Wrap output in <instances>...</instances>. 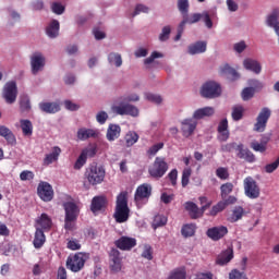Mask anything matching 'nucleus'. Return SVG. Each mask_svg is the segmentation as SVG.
<instances>
[{
	"instance_id": "f257e3e1",
	"label": "nucleus",
	"mask_w": 279,
	"mask_h": 279,
	"mask_svg": "<svg viewBox=\"0 0 279 279\" xmlns=\"http://www.w3.org/2000/svg\"><path fill=\"white\" fill-rule=\"evenodd\" d=\"M113 219L117 223H125L130 219V206L128 205V192H120L116 199Z\"/></svg>"
},
{
	"instance_id": "f03ea898",
	"label": "nucleus",
	"mask_w": 279,
	"mask_h": 279,
	"mask_svg": "<svg viewBox=\"0 0 279 279\" xmlns=\"http://www.w3.org/2000/svg\"><path fill=\"white\" fill-rule=\"evenodd\" d=\"M85 179L92 186H97V184H101L106 179V170L97 166V163H92L86 168Z\"/></svg>"
},
{
	"instance_id": "7ed1b4c3",
	"label": "nucleus",
	"mask_w": 279,
	"mask_h": 279,
	"mask_svg": "<svg viewBox=\"0 0 279 279\" xmlns=\"http://www.w3.org/2000/svg\"><path fill=\"white\" fill-rule=\"evenodd\" d=\"M87 260L88 254L78 252L68 257L66 267L70 271L77 274V271H82L84 269V265H86Z\"/></svg>"
},
{
	"instance_id": "20e7f679",
	"label": "nucleus",
	"mask_w": 279,
	"mask_h": 279,
	"mask_svg": "<svg viewBox=\"0 0 279 279\" xmlns=\"http://www.w3.org/2000/svg\"><path fill=\"white\" fill-rule=\"evenodd\" d=\"M169 171V163L165 160V157H156L153 165L148 168V173L151 178L160 180Z\"/></svg>"
},
{
	"instance_id": "39448f33",
	"label": "nucleus",
	"mask_w": 279,
	"mask_h": 279,
	"mask_svg": "<svg viewBox=\"0 0 279 279\" xmlns=\"http://www.w3.org/2000/svg\"><path fill=\"white\" fill-rule=\"evenodd\" d=\"M149 197H151V185L147 183L138 185L134 195V202L137 208L144 207L149 202Z\"/></svg>"
},
{
	"instance_id": "423d86ee",
	"label": "nucleus",
	"mask_w": 279,
	"mask_h": 279,
	"mask_svg": "<svg viewBox=\"0 0 279 279\" xmlns=\"http://www.w3.org/2000/svg\"><path fill=\"white\" fill-rule=\"evenodd\" d=\"M202 97L206 99H215L221 95V85L216 82H206L201 89Z\"/></svg>"
},
{
	"instance_id": "0eeeda50",
	"label": "nucleus",
	"mask_w": 279,
	"mask_h": 279,
	"mask_svg": "<svg viewBox=\"0 0 279 279\" xmlns=\"http://www.w3.org/2000/svg\"><path fill=\"white\" fill-rule=\"evenodd\" d=\"M244 193L250 199H258L260 197V187L254 178L246 177L244 179Z\"/></svg>"
},
{
	"instance_id": "6e6552de",
	"label": "nucleus",
	"mask_w": 279,
	"mask_h": 279,
	"mask_svg": "<svg viewBox=\"0 0 279 279\" xmlns=\"http://www.w3.org/2000/svg\"><path fill=\"white\" fill-rule=\"evenodd\" d=\"M111 111L113 114H119L120 117L129 116V117H138V108L134 105H130L126 102H121L120 105H113L111 107Z\"/></svg>"
},
{
	"instance_id": "1a4fd4ad",
	"label": "nucleus",
	"mask_w": 279,
	"mask_h": 279,
	"mask_svg": "<svg viewBox=\"0 0 279 279\" xmlns=\"http://www.w3.org/2000/svg\"><path fill=\"white\" fill-rule=\"evenodd\" d=\"M2 97L5 104L12 105L16 102V97H19V87L16 86V82L11 81L4 85Z\"/></svg>"
},
{
	"instance_id": "9d476101",
	"label": "nucleus",
	"mask_w": 279,
	"mask_h": 279,
	"mask_svg": "<svg viewBox=\"0 0 279 279\" xmlns=\"http://www.w3.org/2000/svg\"><path fill=\"white\" fill-rule=\"evenodd\" d=\"M271 118V109L264 107L256 118V123L254 124V132H265L267 130V123Z\"/></svg>"
},
{
	"instance_id": "9b49d317",
	"label": "nucleus",
	"mask_w": 279,
	"mask_h": 279,
	"mask_svg": "<svg viewBox=\"0 0 279 279\" xmlns=\"http://www.w3.org/2000/svg\"><path fill=\"white\" fill-rule=\"evenodd\" d=\"M37 195L43 202H51L53 199V187L48 182L41 181L37 186Z\"/></svg>"
},
{
	"instance_id": "f8f14e48",
	"label": "nucleus",
	"mask_w": 279,
	"mask_h": 279,
	"mask_svg": "<svg viewBox=\"0 0 279 279\" xmlns=\"http://www.w3.org/2000/svg\"><path fill=\"white\" fill-rule=\"evenodd\" d=\"M228 234V227L226 226H217V227H211L207 229L206 231V236L210 239L211 241H221L223 236Z\"/></svg>"
},
{
	"instance_id": "ddd939ff",
	"label": "nucleus",
	"mask_w": 279,
	"mask_h": 279,
	"mask_svg": "<svg viewBox=\"0 0 279 279\" xmlns=\"http://www.w3.org/2000/svg\"><path fill=\"white\" fill-rule=\"evenodd\" d=\"M31 66L33 75H37L39 71L45 69V56L40 52H35L31 58Z\"/></svg>"
},
{
	"instance_id": "4468645a",
	"label": "nucleus",
	"mask_w": 279,
	"mask_h": 279,
	"mask_svg": "<svg viewBox=\"0 0 279 279\" xmlns=\"http://www.w3.org/2000/svg\"><path fill=\"white\" fill-rule=\"evenodd\" d=\"M116 247L118 250H122V252H130L133 247H136V239L130 236H121L114 242Z\"/></svg>"
},
{
	"instance_id": "2eb2a0df",
	"label": "nucleus",
	"mask_w": 279,
	"mask_h": 279,
	"mask_svg": "<svg viewBox=\"0 0 279 279\" xmlns=\"http://www.w3.org/2000/svg\"><path fill=\"white\" fill-rule=\"evenodd\" d=\"M63 208L65 211V219L77 221V217H80V207L73 202L63 203Z\"/></svg>"
},
{
	"instance_id": "dca6fc26",
	"label": "nucleus",
	"mask_w": 279,
	"mask_h": 279,
	"mask_svg": "<svg viewBox=\"0 0 279 279\" xmlns=\"http://www.w3.org/2000/svg\"><path fill=\"white\" fill-rule=\"evenodd\" d=\"M51 226H53V222L47 214H41L35 221L36 230L39 228V230H43L44 232H49V230H51Z\"/></svg>"
},
{
	"instance_id": "f3484780",
	"label": "nucleus",
	"mask_w": 279,
	"mask_h": 279,
	"mask_svg": "<svg viewBox=\"0 0 279 279\" xmlns=\"http://www.w3.org/2000/svg\"><path fill=\"white\" fill-rule=\"evenodd\" d=\"M196 128H197V122H195L193 119H185L181 122V131L183 136H185V138H189V136H192Z\"/></svg>"
},
{
	"instance_id": "a211bd4d",
	"label": "nucleus",
	"mask_w": 279,
	"mask_h": 279,
	"mask_svg": "<svg viewBox=\"0 0 279 279\" xmlns=\"http://www.w3.org/2000/svg\"><path fill=\"white\" fill-rule=\"evenodd\" d=\"M62 154V149L59 146H54L51 149L50 154H46L43 165L44 167H49V165H53V162H58L60 155Z\"/></svg>"
},
{
	"instance_id": "6ab92c4d",
	"label": "nucleus",
	"mask_w": 279,
	"mask_h": 279,
	"mask_svg": "<svg viewBox=\"0 0 279 279\" xmlns=\"http://www.w3.org/2000/svg\"><path fill=\"white\" fill-rule=\"evenodd\" d=\"M108 206V198L104 195L95 196L92 199L90 210L92 213H99V210L106 209Z\"/></svg>"
},
{
	"instance_id": "aec40b11",
	"label": "nucleus",
	"mask_w": 279,
	"mask_h": 279,
	"mask_svg": "<svg viewBox=\"0 0 279 279\" xmlns=\"http://www.w3.org/2000/svg\"><path fill=\"white\" fill-rule=\"evenodd\" d=\"M238 158L245 162H256V156L248 148H244L243 144L238 145Z\"/></svg>"
},
{
	"instance_id": "412c9836",
	"label": "nucleus",
	"mask_w": 279,
	"mask_h": 279,
	"mask_svg": "<svg viewBox=\"0 0 279 279\" xmlns=\"http://www.w3.org/2000/svg\"><path fill=\"white\" fill-rule=\"evenodd\" d=\"M218 141L226 143L230 138V131L228 130V119H222L218 124Z\"/></svg>"
},
{
	"instance_id": "4be33fe9",
	"label": "nucleus",
	"mask_w": 279,
	"mask_h": 279,
	"mask_svg": "<svg viewBox=\"0 0 279 279\" xmlns=\"http://www.w3.org/2000/svg\"><path fill=\"white\" fill-rule=\"evenodd\" d=\"M232 258H234V250H232V247H228L226 251H222L221 254L218 255L216 264L223 267V265H228Z\"/></svg>"
},
{
	"instance_id": "5701e85b",
	"label": "nucleus",
	"mask_w": 279,
	"mask_h": 279,
	"mask_svg": "<svg viewBox=\"0 0 279 279\" xmlns=\"http://www.w3.org/2000/svg\"><path fill=\"white\" fill-rule=\"evenodd\" d=\"M76 136L78 141H88V138H97L99 133L94 129L82 128L78 129Z\"/></svg>"
},
{
	"instance_id": "b1692460",
	"label": "nucleus",
	"mask_w": 279,
	"mask_h": 279,
	"mask_svg": "<svg viewBox=\"0 0 279 279\" xmlns=\"http://www.w3.org/2000/svg\"><path fill=\"white\" fill-rule=\"evenodd\" d=\"M243 66L246 69V71H252L256 75H259L260 71H263L260 62L254 59H244Z\"/></svg>"
},
{
	"instance_id": "393cba45",
	"label": "nucleus",
	"mask_w": 279,
	"mask_h": 279,
	"mask_svg": "<svg viewBox=\"0 0 279 279\" xmlns=\"http://www.w3.org/2000/svg\"><path fill=\"white\" fill-rule=\"evenodd\" d=\"M46 242L47 236L45 235V231L40 228H37L33 240V245L35 250H40V247H43V245H45Z\"/></svg>"
},
{
	"instance_id": "a878e982",
	"label": "nucleus",
	"mask_w": 279,
	"mask_h": 279,
	"mask_svg": "<svg viewBox=\"0 0 279 279\" xmlns=\"http://www.w3.org/2000/svg\"><path fill=\"white\" fill-rule=\"evenodd\" d=\"M184 208L189 213L191 219L202 218V211L199 210V207L197 206V204L189 201L184 204Z\"/></svg>"
},
{
	"instance_id": "bb28decb",
	"label": "nucleus",
	"mask_w": 279,
	"mask_h": 279,
	"mask_svg": "<svg viewBox=\"0 0 279 279\" xmlns=\"http://www.w3.org/2000/svg\"><path fill=\"white\" fill-rule=\"evenodd\" d=\"M39 110H41V112H46V114H56V112H60V104L40 102Z\"/></svg>"
},
{
	"instance_id": "cd10ccee",
	"label": "nucleus",
	"mask_w": 279,
	"mask_h": 279,
	"mask_svg": "<svg viewBox=\"0 0 279 279\" xmlns=\"http://www.w3.org/2000/svg\"><path fill=\"white\" fill-rule=\"evenodd\" d=\"M0 136L5 138L9 145H16V136H14V133L8 126L0 125Z\"/></svg>"
},
{
	"instance_id": "c85d7f7f",
	"label": "nucleus",
	"mask_w": 279,
	"mask_h": 279,
	"mask_svg": "<svg viewBox=\"0 0 279 279\" xmlns=\"http://www.w3.org/2000/svg\"><path fill=\"white\" fill-rule=\"evenodd\" d=\"M121 136V126L119 124H109L107 129V141H117Z\"/></svg>"
},
{
	"instance_id": "c756f323",
	"label": "nucleus",
	"mask_w": 279,
	"mask_h": 279,
	"mask_svg": "<svg viewBox=\"0 0 279 279\" xmlns=\"http://www.w3.org/2000/svg\"><path fill=\"white\" fill-rule=\"evenodd\" d=\"M46 34L49 38H58V34H60V22L52 20L46 28Z\"/></svg>"
},
{
	"instance_id": "7c9ffc66",
	"label": "nucleus",
	"mask_w": 279,
	"mask_h": 279,
	"mask_svg": "<svg viewBox=\"0 0 279 279\" xmlns=\"http://www.w3.org/2000/svg\"><path fill=\"white\" fill-rule=\"evenodd\" d=\"M213 114H215V108L205 107L194 111L193 119H196L197 121H199V119H204V117H213Z\"/></svg>"
},
{
	"instance_id": "2f4dec72",
	"label": "nucleus",
	"mask_w": 279,
	"mask_h": 279,
	"mask_svg": "<svg viewBox=\"0 0 279 279\" xmlns=\"http://www.w3.org/2000/svg\"><path fill=\"white\" fill-rule=\"evenodd\" d=\"M207 44L206 41H196L189 46V53L195 56L197 53H205Z\"/></svg>"
},
{
	"instance_id": "473e14b6",
	"label": "nucleus",
	"mask_w": 279,
	"mask_h": 279,
	"mask_svg": "<svg viewBox=\"0 0 279 279\" xmlns=\"http://www.w3.org/2000/svg\"><path fill=\"white\" fill-rule=\"evenodd\" d=\"M20 128L23 136H32V134H34V124H32L31 120H20Z\"/></svg>"
},
{
	"instance_id": "72a5a7b5",
	"label": "nucleus",
	"mask_w": 279,
	"mask_h": 279,
	"mask_svg": "<svg viewBox=\"0 0 279 279\" xmlns=\"http://www.w3.org/2000/svg\"><path fill=\"white\" fill-rule=\"evenodd\" d=\"M219 73L220 75H229L231 80H239V72L228 63L220 66Z\"/></svg>"
},
{
	"instance_id": "f704fd0d",
	"label": "nucleus",
	"mask_w": 279,
	"mask_h": 279,
	"mask_svg": "<svg viewBox=\"0 0 279 279\" xmlns=\"http://www.w3.org/2000/svg\"><path fill=\"white\" fill-rule=\"evenodd\" d=\"M244 114L245 108L242 105H234L231 108V119H233V121H241Z\"/></svg>"
},
{
	"instance_id": "c9c22d12",
	"label": "nucleus",
	"mask_w": 279,
	"mask_h": 279,
	"mask_svg": "<svg viewBox=\"0 0 279 279\" xmlns=\"http://www.w3.org/2000/svg\"><path fill=\"white\" fill-rule=\"evenodd\" d=\"M204 17V14L201 13H194L191 16H189V13L186 15H183V21L181 22V24L183 26L186 25V23H189L190 25H193L195 23H199V21H202V19Z\"/></svg>"
},
{
	"instance_id": "e433bc0d",
	"label": "nucleus",
	"mask_w": 279,
	"mask_h": 279,
	"mask_svg": "<svg viewBox=\"0 0 279 279\" xmlns=\"http://www.w3.org/2000/svg\"><path fill=\"white\" fill-rule=\"evenodd\" d=\"M20 109L21 112H29V110H32V101L29 100V96L25 94L20 96Z\"/></svg>"
},
{
	"instance_id": "4c0bfd02",
	"label": "nucleus",
	"mask_w": 279,
	"mask_h": 279,
	"mask_svg": "<svg viewBox=\"0 0 279 279\" xmlns=\"http://www.w3.org/2000/svg\"><path fill=\"white\" fill-rule=\"evenodd\" d=\"M243 215H245V209H243V207L241 206H236L232 210L229 221H231V223H236V221H240V219H243Z\"/></svg>"
},
{
	"instance_id": "58836bf2",
	"label": "nucleus",
	"mask_w": 279,
	"mask_h": 279,
	"mask_svg": "<svg viewBox=\"0 0 279 279\" xmlns=\"http://www.w3.org/2000/svg\"><path fill=\"white\" fill-rule=\"evenodd\" d=\"M138 138H140L138 133L134 131H130L124 136L125 146L132 147L133 145H136V143H138Z\"/></svg>"
},
{
	"instance_id": "ea45409f",
	"label": "nucleus",
	"mask_w": 279,
	"mask_h": 279,
	"mask_svg": "<svg viewBox=\"0 0 279 279\" xmlns=\"http://www.w3.org/2000/svg\"><path fill=\"white\" fill-rule=\"evenodd\" d=\"M195 230H197V227L194 223L183 225L181 234L184 239H189V236H195Z\"/></svg>"
},
{
	"instance_id": "a19ab883",
	"label": "nucleus",
	"mask_w": 279,
	"mask_h": 279,
	"mask_svg": "<svg viewBox=\"0 0 279 279\" xmlns=\"http://www.w3.org/2000/svg\"><path fill=\"white\" fill-rule=\"evenodd\" d=\"M167 279H186V268L180 267L171 270Z\"/></svg>"
},
{
	"instance_id": "79ce46f5",
	"label": "nucleus",
	"mask_w": 279,
	"mask_h": 279,
	"mask_svg": "<svg viewBox=\"0 0 279 279\" xmlns=\"http://www.w3.org/2000/svg\"><path fill=\"white\" fill-rule=\"evenodd\" d=\"M108 62L114 64V66L119 68L123 64V59L120 53L110 52L108 56Z\"/></svg>"
},
{
	"instance_id": "37998d69",
	"label": "nucleus",
	"mask_w": 279,
	"mask_h": 279,
	"mask_svg": "<svg viewBox=\"0 0 279 279\" xmlns=\"http://www.w3.org/2000/svg\"><path fill=\"white\" fill-rule=\"evenodd\" d=\"M232 191H234V184H232L231 182H227V183L222 184L220 186V195H221L222 199H226V197H228V195H230V193H232Z\"/></svg>"
},
{
	"instance_id": "c03bdc74",
	"label": "nucleus",
	"mask_w": 279,
	"mask_h": 279,
	"mask_svg": "<svg viewBox=\"0 0 279 279\" xmlns=\"http://www.w3.org/2000/svg\"><path fill=\"white\" fill-rule=\"evenodd\" d=\"M193 173V170L191 168H185L182 172V178H181V184L183 189H186L189 186V182L191 180V175Z\"/></svg>"
},
{
	"instance_id": "a18cd8bd",
	"label": "nucleus",
	"mask_w": 279,
	"mask_h": 279,
	"mask_svg": "<svg viewBox=\"0 0 279 279\" xmlns=\"http://www.w3.org/2000/svg\"><path fill=\"white\" fill-rule=\"evenodd\" d=\"M223 210H226V203L220 201L211 207L209 215L210 217H217V215H219V213H223Z\"/></svg>"
},
{
	"instance_id": "49530a36",
	"label": "nucleus",
	"mask_w": 279,
	"mask_h": 279,
	"mask_svg": "<svg viewBox=\"0 0 279 279\" xmlns=\"http://www.w3.org/2000/svg\"><path fill=\"white\" fill-rule=\"evenodd\" d=\"M255 93L254 87H245L241 93V97L243 101H250V99L254 97Z\"/></svg>"
},
{
	"instance_id": "de8ad7c7",
	"label": "nucleus",
	"mask_w": 279,
	"mask_h": 279,
	"mask_svg": "<svg viewBox=\"0 0 279 279\" xmlns=\"http://www.w3.org/2000/svg\"><path fill=\"white\" fill-rule=\"evenodd\" d=\"M178 8H179V12H181V14H183V16H186L189 14V0H178Z\"/></svg>"
},
{
	"instance_id": "09e8293b",
	"label": "nucleus",
	"mask_w": 279,
	"mask_h": 279,
	"mask_svg": "<svg viewBox=\"0 0 279 279\" xmlns=\"http://www.w3.org/2000/svg\"><path fill=\"white\" fill-rule=\"evenodd\" d=\"M87 159L95 158L97 156V146H88L82 150V153Z\"/></svg>"
},
{
	"instance_id": "8fccbe9b",
	"label": "nucleus",
	"mask_w": 279,
	"mask_h": 279,
	"mask_svg": "<svg viewBox=\"0 0 279 279\" xmlns=\"http://www.w3.org/2000/svg\"><path fill=\"white\" fill-rule=\"evenodd\" d=\"M34 178H36V175L34 174V171H32V170H23L20 173V180L22 182L32 181V180H34Z\"/></svg>"
},
{
	"instance_id": "3c124183",
	"label": "nucleus",
	"mask_w": 279,
	"mask_h": 279,
	"mask_svg": "<svg viewBox=\"0 0 279 279\" xmlns=\"http://www.w3.org/2000/svg\"><path fill=\"white\" fill-rule=\"evenodd\" d=\"M229 279H247V275L239 269H232L229 272Z\"/></svg>"
},
{
	"instance_id": "603ef678",
	"label": "nucleus",
	"mask_w": 279,
	"mask_h": 279,
	"mask_svg": "<svg viewBox=\"0 0 279 279\" xmlns=\"http://www.w3.org/2000/svg\"><path fill=\"white\" fill-rule=\"evenodd\" d=\"M142 258H146V260L154 259V251L150 245H145L142 252Z\"/></svg>"
},
{
	"instance_id": "864d4df0",
	"label": "nucleus",
	"mask_w": 279,
	"mask_h": 279,
	"mask_svg": "<svg viewBox=\"0 0 279 279\" xmlns=\"http://www.w3.org/2000/svg\"><path fill=\"white\" fill-rule=\"evenodd\" d=\"M278 167H279V156L274 162L266 165L264 167V171L265 173H274V171H276Z\"/></svg>"
},
{
	"instance_id": "5fc2aeb1",
	"label": "nucleus",
	"mask_w": 279,
	"mask_h": 279,
	"mask_svg": "<svg viewBox=\"0 0 279 279\" xmlns=\"http://www.w3.org/2000/svg\"><path fill=\"white\" fill-rule=\"evenodd\" d=\"M154 226L155 228H162V226H167V217L162 215L155 216Z\"/></svg>"
},
{
	"instance_id": "6e6d98bb",
	"label": "nucleus",
	"mask_w": 279,
	"mask_h": 279,
	"mask_svg": "<svg viewBox=\"0 0 279 279\" xmlns=\"http://www.w3.org/2000/svg\"><path fill=\"white\" fill-rule=\"evenodd\" d=\"M145 98L147 99V101H151L153 104H162V97H160V95L146 93Z\"/></svg>"
},
{
	"instance_id": "4d7b16f0",
	"label": "nucleus",
	"mask_w": 279,
	"mask_h": 279,
	"mask_svg": "<svg viewBox=\"0 0 279 279\" xmlns=\"http://www.w3.org/2000/svg\"><path fill=\"white\" fill-rule=\"evenodd\" d=\"M119 260H122L121 252H119V250L117 248H111V251L109 252V263H114Z\"/></svg>"
},
{
	"instance_id": "13d9d810",
	"label": "nucleus",
	"mask_w": 279,
	"mask_h": 279,
	"mask_svg": "<svg viewBox=\"0 0 279 279\" xmlns=\"http://www.w3.org/2000/svg\"><path fill=\"white\" fill-rule=\"evenodd\" d=\"M216 175L220 180H228L230 178V173L228 172V168L220 167L216 170Z\"/></svg>"
},
{
	"instance_id": "bf43d9fd",
	"label": "nucleus",
	"mask_w": 279,
	"mask_h": 279,
	"mask_svg": "<svg viewBox=\"0 0 279 279\" xmlns=\"http://www.w3.org/2000/svg\"><path fill=\"white\" fill-rule=\"evenodd\" d=\"M169 36H171V26H165L159 35V40L166 43Z\"/></svg>"
},
{
	"instance_id": "052dcab7",
	"label": "nucleus",
	"mask_w": 279,
	"mask_h": 279,
	"mask_svg": "<svg viewBox=\"0 0 279 279\" xmlns=\"http://www.w3.org/2000/svg\"><path fill=\"white\" fill-rule=\"evenodd\" d=\"M86 160H88L82 153L78 156V158L76 159L75 163H74V169L76 171H80V169H82V167H84V165H86Z\"/></svg>"
},
{
	"instance_id": "680f3d73",
	"label": "nucleus",
	"mask_w": 279,
	"mask_h": 279,
	"mask_svg": "<svg viewBox=\"0 0 279 279\" xmlns=\"http://www.w3.org/2000/svg\"><path fill=\"white\" fill-rule=\"evenodd\" d=\"M251 147L254 151H259L260 154H265V151H267V146H264L260 142H252Z\"/></svg>"
},
{
	"instance_id": "e2e57ef3",
	"label": "nucleus",
	"mask_w": 279,
	"mask_h": 279,
	"mask_svg": "<svg viewBox=\"0 0 279 279\" xmlns=\"http://www.w3.org/2000/svg\"><path fill=\"white\" fill-rule=\"evenodd\" d=\"M109 265H110L111 271H113L114 274H119V271H121V269L123 267L122 259H120L118 262H109Z\"/></svg>"
},
{
	"instance_id": "0e129e2a",
	"label": "nucleus",
	"mask_w": 279,
	"mask_h": 279,
	"mask_svg": "<svg viewBox=\"0 0 279 279\" xmlns=\"http://www.w3.org/2000/svg\"><path fill=\"white\" fill-rule=\"evenodd\" d=\"M168 180H170L172 186L178 185V169H172L168 173Z\"/></svg>"
},
{
	"instance_id": "69168bd1",
	"label": "nucleus",
	"mask_w": 279,
	"mask_h": 279,
	"mask_svg": "<svg viewBox=\"0 0 279 279\" xmlns=\"http://www.w3.org/2000/svg\"><path fill=\"white\" fill-rule=\"evenodd\" d=\"M162 147H165V143H157V144L153 145L147 150L148 156H156V153L160 151V149H162Z\"/></svg>"
},
{
	"instance_id": "338daca9",
	"label": "nucleus",
	"mask_w": 279,
	"mask_h": 279,
	"mask_svg": "<svg viewBox=\"0 0 279 279\" xmlns=\"http://www.w3.org/2000/svg\"><path fill=\"white\" fill-rule=\"evenodd\" d=\"M65 110H70L71 112H76V110H80V105L71 101V100H64Z\"/></svg>"
},
{
	"instance_id": "774afa93",
	"label": "nucleus",
	"mask_w": 279,
	"mask_h": 279,
	"mask_svg": "<svg viewBox=\"0 0 279 279\" xmlns=\"http://www.w3.org/2000/svg\"><path fill=\"white\" fill-rule=\"evenodd\" d=\"M51 10H52V12H53L54 14H58V15L64 14V5H62V4L59 3V2L52 3Z\"/></svg>"
}]
</instances>
